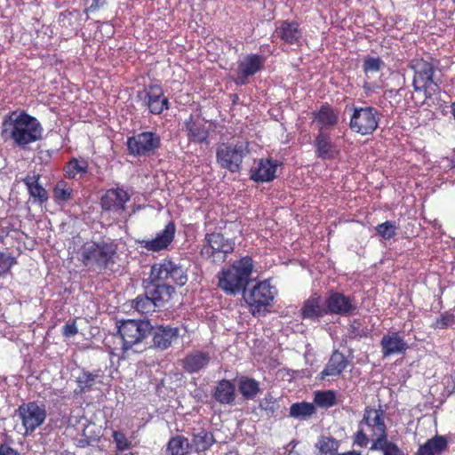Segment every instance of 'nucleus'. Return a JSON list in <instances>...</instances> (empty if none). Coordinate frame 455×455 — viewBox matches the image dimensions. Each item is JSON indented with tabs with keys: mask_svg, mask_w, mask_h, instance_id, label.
I'll list each match as a JSON object with an SVG mask.
<instances>
[{
	"mask_svg": "<svg viewBox=\"0 0 455 455\" xmlns=\"http://www.w3.org/2000/svg\"><path fill=\"white\" fill-rule=\"evenodd\" d=\"M349 363L350 362L343 353L335 350L332 352L326 366L321 372L322 378L339 376Z\"/></svg>",
	"mask_w": 455,
	"mask_h": 455,
	"instance_id": "28",
	"label": "nucleus"
},
{
	"mask_svg": "<svg viewBox=\"0 0 455 455\" xmlns=\"http://www.w3.org/2000/svg\"><path fill=\"white\" fill-rule=\"evenodd\" d=\"M259 407L261 410H263L267 416L271 417H277L278 411L280 410V403L277 399L273 397L271 395H267L264 399L260 402Z\"/></svg>",
	"mask_w": 455,
	"mask_h": 455,
	"instance_id": "44",
	"label": "nucleus"
},
{
	"mask_svg": "<svg viewBox=\"0 0 455 455\" xmlns=\"http://www.w3.org/2000/svg\"><path fill=\"white\" fill-rule=\"evenodd\" d=\"M380 346L384 357L394 354L404 353L407 349V344L398 331L388 332L384 335L381 339Z\"/></svg>",
	"mask_w": 455,
	"mask_h": 455,
	"instance_id": "27",
	"label": "nucleus"
},
{
	"mask_svg": "<svg viewBox=\"0 0 455 455\" xmlns=\"http://www.w3.org/2000/svg\"><path fill=\"white\" fill-rule=\"evenodd\" d=\"M153 281L164 282L174 285L183 286L188 282L187 270L179 263L169 259L154 264L151 267Z\"/></svg>",
	"mask_w": 455,
	"mask_h": 455,
	"instance_id": "11",
	"label": "nucleus"
},
{
	"mask_svg": "<svg viewBox=\"0 0 455 455\" xmlns=\"http://www.w3.org/2000/svg\"><path fill=\"white\" fill-rule=\"evenodd\" d=\"M384 67V61L379 57L367 56L363 60V70L365 74L379 71Z\"/></svg>",
	"mask_w": 455,
	"mask_h": 455,
	"instance_id": "46",
	"label": "nucleus"
},
{
	"mask_svg": "<svg viewBox=\"0 0 455 455\" xmlns=\"http://www.w3.org/2000/svg\"><path fill=\"white\" fill-rule=\"evenodd\" d=\"M212 360L208 351L193 350L180 360V365L188 374L198 373L208 367Z\"/></svg>",
	"mask_w": 455,
	"mask_h": 455,
	"instance_id": "21",
	"label": "nucleus"
},
{
	"mask_svg": "<svg viewBox=\"0 0 455 455\" xmlns=\"http://www.w3.org/2000/svg\"><path fill=\"white\" fill-rule=\"evenodd\" d=\"M235 249V243L221 233L212 232L205 235L200 249V255L205 260L220 265L226 261L228 254Z\"/></svg>",
	"mask_w": 455,
	"mask_h": 455,
	"instance_id": "8",
	"label": "nucleus"
},
{
	"mask_svg": "<svg viewBox=\"0 0 455 455\" xmlns=\"http://www.w3.org/2000/svg\"><path fill=\"white\" fill-rule=\"evenodd\" d=\"M370 450L380 451L383 455H405L396 443L388 441L387 435L372 440Z\"/></svg>",
	"mask_w": 455,
	"mask_h": 455,
	"instance_id": "37",
	"label": "nucleus"
},
{
	"mask_svg": "<svg viewBox=\"0 0 455 455\" xmlns=\"http://www.w3.org/2000/svg\"><path fill=\"white\" fill-rule=\"evenodd\" d=\"M89 169V163L84 158H71L66 164L64 171L65 175L68 179H76L79 174L81 176L86 174Z\"/></svg>",
	"mask_w": 455,
	"mask_h": 455,
	"instance_id": "36",
	"label": "nucleus"
},
{
	"mask_svg": "<svg viewBox=\"0 0 455 455\" xmlns=\"http://www.w3.org/2000/svg\"><path fill=\"white\" fill-rule=\"evenodd\" d=\"M100 377V371L91 372L89 371L83 370L76 377V387L74 389V395H82L86 392L92 391L97 382L101 383V381L99 380Z\"/></svg>",
	"mask_w": 455,
	"mask_h": 455,
	"instance_id": "31",
	"label": "nucleus"
},
{
	"mask_svg": "<svg viewBox=\"0 0 455 455\" xmlns=\"http://www.w3.org/2000/svg\"><path fill=\"white\" fill-rule=\"evenodd\" d=\"M349 128L360 135H371L379 127L381 113L374 107H353Z\"/></svg>",
	"mask_w": 455,
	"mask_h": 455,
	"instance_id": "10",
	"label": "nucleus"
},
{
	"mask_svg": "<svg viewBox=\"0 0 455 455\" xmlns=\"http://www.w3.org/2000/svg\"><path fill=\"white\" fill-rule=\"evenodd\" d=\"M17 264V259L11 254L0 252V276H4L11 272L12 267Z\"/></svg>",
	"mask_w": 455,
	"mask_h": 455,
	"instance_id": "47",
	"label": "nucleus"
},
{
	"mask_svg": "<svg viewBox=\"0 0 455 455\" xmlns=\"http://www.w3.org/2000/svg\"><path fill=\"white\" fill-rule=\"evenodd\" d=\"M16 415L20 419L25 435L32 434L46 419L44 405L36 402L23 403L16 410Z\"/></svg>",
	"mask_w": 455,
	"mask_h": 455,
	"instance_id": "14",
	"label": "nucleus"
},
{
	"mask_svg": "<svg viewBox=\"0 0 455 455\" xmlns=\"http://www.w3.org/2000/svg\"><path fill=\"white\" fill-rule=\"evenodd\" d=\"M313 120L319 124L323 130L334 127L339 123V115L329 103L321 105L317 111L312 113Z\"/></svg>",
	"mask_w": 455,
	"mask_h": 455,
	"instance_id": "30",
	"label": "nucleus"
},
{
	"mask_svg": "<svg viewBox=\"0 0 455 455\" xmlns=\"http://www.w3.org/2000/svg\"><path fill=\"white\" fill-rule=\"evenodd\" d=\"M138 98L152 115H161L170 108L169 99L164 95L163 87L158 83H151L138 92Z\"/></svg>",
	"mask_w": 455,
	"mask_h": 455,
	"instance_id": "13",
	"label": "nucleus"
},
{
	"mask_svg": "<svg viewBox=\"0 0 455 455\" xmlns=\"http://www.w3.org/2000/svg\"><path fill=\"white\" fill-rule=\"evenodd\" d=\"M349 335L351 338H362L363 336V331L360 330V323H354L349 326Z\"/></svg>",
	"mask_w": 455,
	"mask_h": 455,
	"instance_id": "52",
	"label": "nucleus"
},
{
	"mask_svg": "<svg viewBox=\"0 0 455 455\" xmlns=\"http://www.w3.org/2000/svg\"><path fill=\"white\" fill-rule=\"evenodd\" d=\"M315 154L322 160H332L339 153L330 132L320 127L314 140Z\"/></svg>",
	"mask_w": 455,
	"mask_h": 455,
	"instance_id": "19",
	"label": "nucleus"
},
{
	"mask_svg": "<svg viewBox=\"0 0 455 455\" xmlns=\"http://www.w3.org/2000/svg\"><path fill=\"white\" fill-rule=\"evenodd\" d=\"M212 396L221 404H231L235 399V384L228 379H221L218 381Z\"/></svg>",
	"mask_w": 455,
	"mask_h": 455,
	"instance_id": "32",
	"label": "nucleus"
},
{
	"mask_svg": "<svg viewBox=\"0 0 455 455\" xmlns=\"http://www.w3.org/2000/svg\"><path fill=\"white\" fill-rule=\"evenodd\" d=\"M318 450L321 454L327 455L338 453L339 447V442L332 436H321L317 443Z\"/></svg>",
	"mask_w": 455,
	"mask_h": 455,
	"instance_id": "43",
	"label": "nucleus"
},
{
	"mask_svg": "<svg viewBox=\"0 0 455 455\" xmlns=\"http://www.w3.org/2000/svg\"><path fill=\"white\" fill-rule=\"evenodd\" d=\"M387 435V428L385 422V411L372 406H366L363 418L358 422L357 431L353 435V444L365 448L370 443V437L374 439L383 438Z\"/></svg>",
	"mask_w": 455,
	"mask_h": 455,
	"instance_id": "4",
	"label": "nucleus"
},
{
	"mask_svg": "<svg viewBox=\"0 0 455 455\" xmlns=\"http://www.w3.org/2000/svg\"><path fill=\"white\" fill-rule=\"evenodd\" d=\"M105 4L106 0H92V4L84 10V12H93L99 10L100 7L104 6Z\"/></svg>",
	"mask_w": 455,
	"mask_h": 455,
	"instance_id": "53",
	"label": "nucleus"
},
{
	"mask_svg": "<svg viewBox=\"0 0 455 455\" xmlns=\"http://www.w3.org/2000/svg\"><path fill=\"white\" fill-rule=\"evenodd\" d=\"M275 33L283 42L288 44H296L302 37V31L299 23L293 20L281 21L275 29Z\"/></svg>",
	"mask_w": 455,
	"mask_h": 455,
	"instance_id": "26",
	"label": "nucleus"
},
{
	"mask_svg": "<svg viewBox=\"0 0 455 455\" xmlns=\"http://www.w3.org/2000/svg\"><path fill=\"white\" fill-rule=\"evenodd\" d=\"M44 128L40 122L26 111L12 112L2 124V134H8L14 146L27 149L42 139Z\"/></svg>",
	"mask_w": 455,
	"mask_h": 455,
	"instance_id": "1",
	"label": "nucleus"
},
{
	"mask_svg": "<svg viewBox=\"0 0 455 455\" xmlns=\"http://www.w3.org/2000/svg\"><path fill=\"white\" fill-rule=\"evenodd\" d=\"M175 289L173 286L164 282L162 283L153 284L147 289L148 294H149L151 299L156 302L157 307H162L164 302L169 301Z\"/></svg>",
	"mask_w": 455,
	"mask_h": 455,
	"instance_id": "34",
	"label": "nucleus"
},
{
	"mask_svg": "<svg viewBox=\"0 0 455 455\" xmlns=\"http://www.w3.org/2000/svg\"><path fill=\"white\" fill-rule=\"evenodd\" d=\"M176 227L173 221H170L164 228L152 239H144L140 242L142 248L148 251H160L168 248L173 242Z\"/></svg>",
	"mask_w": 455,
	"mask_h": 455,
	"instance_id": "20",
	"label": "nucleus"
},
{
	"mask_svg": "<svg viewBox=\"0 0 455 455\" xmlns=\"http://www.w3.org/2000/svg\"><path fill=\"white\" fill-rule=\"evenodd\" d=\"M191 444L184 435H175L170 438L166 446L168 455H187L189 452Z\"/></svg>",
	"mask_w": 455,
	"mask_h": 455,
	"instance_id": "35",
	"label": "nucleus"
},
{
	"mask_svg": "<svg viewBox=\"0 0 455 455\" xmlns=\"http://www.w3.org/2000/svg\"><path fill=\"white\" fill-rule=\"evenodd\" d=\"M448 447L444 435H436L420 445L415 455H441Z\"/></svg>",
	"mask_w": 455,
	"mask_h": 455,
	"instance_id": "33",
	"label": "nucleus"
},
{
	"mask_svg": "<svg viewBox=\"0 0 455 455\" xmlns=\"http://www.w3.org/2000/svg\"><path fill=\"white\" fill-rule=\"evenodd\" d=\"M112 437L117 451H122L131 447V443L123 432L115 430L113 431Z\"/></svg>",
	"mask_w": 455,
	"mask_h": 455,
	"instance_id": "49",
	"label": "nucleus"
},
{
	"mask_svg": "<svg viewBox=\"0 0 455 455\" xmlns=\"http://www.w3.org/2000/svg\"><path fill=\"white\" fill-rule=\"evenodd\" d=\"M182 130L186 133L189 142L197 144L208 143L210 132L206 127V122L200 115H190L188 118L184 121Z\"/></svg>",
	"mask_w": 455,
	"mask_h": 455,
	"instance_id": "17",
	"label": "nucleus"
},
{
	"mask_svg": "<svg viewBox=\"0 0 455 455\" xmlns=\"http://www.w3.org/2000/svg\"><path fill=\"white\" fill-rule=\"evenodd\" d=\"M253 269L252 259L249 256L234 261L219 272L218 286L228 295L244 292Z\"/></svg>",
	"mask_w": 455,
	"mask_h": 455,
	"instance_id": "3",
	"label": "nucleus"
},
{
	"mask_svg": "<svg viewBox=\"0 0 455 455\" xmlns=\"http://www.w3.org/2000/svg\"><path fill=\"white\" fill-rule=\"evenodd\" d=\"M313 403L315 408L329 409L337 404L336 392L333 390H317L314 393Z\"/></svg>",
	"mask_w": 455,
	"mask_h": 455,
	"instance_id": "39",
	"label": "nucleus"
},
{
	"mask_svg": "<svg viewBox=\"0 0 455 455\" xmlns=\"http://www.w3.org/2000/svg\"><path fill=\"white\" fill-rule=\"evenodd\" d=\"M438 60L429 54L427 57H415L409 62V68L413 71L412 86L416 92H423L426 99L438 95L441 88L434 81Z\"/></svg>",
	"mask_w": 455,
	"mask_h": 455,
	"instance_id": "6",
	"label": "nucleus"
},
{
	"mask_svg": "<svg viewBox=\"0 0 455 455\" xmlns=\"http://www.w3.org/2000/svg\"><path fill=\"white\" fill-rule=\"evenodd\" d=\"M334 455H362L361 454V451H346V452H342V453H336Z\"/></svg>",
	"mask_w": 455,
	"mask_h": 455,
	"instance_id": "55",
	"label": "nucleus"
},
{
	"mask_svg": "<svg viewBox=\"0 0 455 455\" xmlns=\"http://www.w3.org/2000/svg\"><path fill=\"white\" fill-rule=\"evenodd\" d=\"M61 333L64 337L69 338L78 333L76 319L68 320L61 329Z\"/></svg>",
	"mask_w": 455,
	"mask_h": 455,
	"instance_id": "50",
	"label": "nucleus"
},
{
	"mask_svg": "<svg viewBox=\"0 0 455 455\" xmlns=\"http://www.w3.org/2000/svg\"><path fill=\"white\" fill-rule=\"evenodd\" d=\"M152 325L144 320H123L117 324V335L114 339H119V346L111 347L110 353L115 355L124 356V354L136 344L141 343L150 333Z\"/></svg>",
	"mask_w": 455,
	"mask_h": 455,
	"instance_id": "5",
	"label": "nucleus"
},
{
	"mask_svg": "<svg viewBox=\"0 0 455 455\" xmlns=\"http://www.w3.org/2000/svg\"><path fill=\"white\" fill-rule=\"evenodd\" d=\"M265 58L259 54H248L242 61L238 62L237 84H245L250 76L260 71L265 63Z\"/></svg>",
	"mask_w": 455,
	"mask_h": 455,
	"instance_id": "22",
	"label": "nucleus"
},
{
	"mask_svg": "<svg viewBox=\"0 0 455 455\" xmlns=\"http://www.w3.org/2000/svg\"><path fill=\"white\" fill-rule=\"evenodd\" d=\"M278 164L271 158L259 159L257 167L251 170V179L256 182H267L275 178Z\"/></svg>",
	"mask_w": 455,
	"mask_h": 455,
	"instance_id": "25",
	"label": "nucleus"
},
{
	"mask_svg": "<svg viewBox=\"0 0 455 455\" xmlns=\"http://www.w3.org/2000/svg\"><path fill=\"white\" fill-rule=\"evenodd\" d=\"M327 315L347 316L357 310L355 298L343 292L331 291L324 299Z\"/></svg>",
	"mask_w": 455,
	"mask_h": 455,
	"instance_id": "15",
	"label": "nucleus"
},
{
	"mask_svg": "<svg viewBox=\"0 0 455 455\" xmlns=\"http://www.w3.org/2000/svg\"><path fill=\"white\" fill-rule=\"evenodd\" d=\"M315 411V406L313 403H295L290 407V416L294 419H306L314 415Z\"/></svg>",
	"mask_w": 455,
	"mask_h": 455,
	"instance_id": "40",
	"label": "nucleus"
},
{
	"mask_svg": "<svg viewBox=\"0 0 455 455\" xmlns=\"http://www.w3.org/2000/svg\"><path fill=\"white\" fill-rule=\"evenodd\" d=\"M377 234L384 240H390L396 235L397 228L395 222L387 220L375 228Z\"/></svg>",
	"mask_w": 455,
	"mask_h": 455,
	"instance_id": "45",
	"label": "nucleus"
},
{
	"mask_svg": "<svg viewBox=\"0 0 455 455\" xmlns=\"http://www.w3.org/2000/svg\"><path fill=\"white\" fill-rule=\"evenodd\" d=\"M380 89V86L376 83L364 82L363 90L367 97L371 96Z\"/></svg>",
	"mask_w": 455,
	"mask_h": 455,
	"instance_id": "51",
	"label": "nucleus"
},
{
	"mask_svg": "<svg viewBox=\"0 0 455 455\" xmlns=\"http://www.w3.org/2000/svg\"><path fill=\"white\" fill-rule=\"evenodd\" d=\"M455 323V315L450 312L443 313L435 322L436 329H446Z\"/></svg>",
	"mask_w": 455,
	"mask_h": 455,
	"instance_id": "48",
	"label": "nucleus"
},
{
	"mask_svg": "<svg viewBox=\"0 0 455 455\" xmlns=\"http://www.w3.org/2000/svg\"><path fill=\"white\" fill-rule=\"evenodd\" d=\"M0 455H19V453L6 443H2L0 445Z\"/></svg>",
	"mask_w": 455,
	"mask_h": 455,
	"instance_id": "54",
	"label": "nucleus"
},
{
	"mask_svg": "<svg viewBox=\"0 0 455 455\" xmlns=\"http://www.w3.org/2000/svg\"><path fill=\"white\" fill-rule=\"evenodd\" d=\"M191 437V446L197 453L205 452L216 443L213 433L204 427L197 429V431L194 428Z\"/></svg>",
	"mask_w": 455,
	"mask_h": 455,
	"instance_id": "29",
	"label": "nucleus"
},
{
	"mask_svg": "<svg viewBox=\"0 0 455 455\" xmlns=\"http://www.w3.org/2000/svg\"><path fill=\"white\" fill-rule=\"evenodd\" d=\"M41 175L34 173L33 175L28 174L26 177L21 179V182L27 188L29 200L33 204L43 205L49 200L48 191L39 183Z\"/></svg>",
	"mask_w": 455,
	"mask_h": 455,
	"instance_id": "24",
	"label": "nucleus"
},
{
	"mask_svg": "<svg viewBox=\"0 0 455 455\" xmlns=\"http://www.w3.org/2000/svg\"><path fill=\"white\" fill-rule=\"evenodd\" d=\"M126 147L132 156H151L161 147V138L154 132H141L128 137Z\"/></svg>",
	"mask_w": 455,
	"mask_h": 455,
	"instance_id": "12",
	"label": "nucleus"
},
{
	"mask_svg": "<svg viewBox=\"0 0 455 455\" xmlns=\"http://www.w3.org/2000/svg\"><path fill=\"white\" fill-rule=\"evenodd\" d=\"M132 307L141 315H147L151 312H155L157 306L148 292L145 295H139L134 300H132Z\"/></svg>",
	"mask_w": 455,
	"mask_h": 455,
	"instance_id": "42",
	"label": "nucleus"
},
{
	"mask_svg": "<svg viewBox=\"0 0 455 455\" xmlns=\"http://www.w3.org/2000/svg\"><path fill=\"white\" fill-rule=\"evenodd\" d=\"M117 244L113 241H87L77 251V259L88 267L106 270L116 263Z\"/></svg>",
	"mask_w": 455,
	"mask_h": 455,
	"instance_id": "2",
	"label": "nucleus"
},
{
	"mask_svg": "<svg viewBox=\"0 0 455 455\" xmlns=\"http://www.w3.org/2000/svg\"><path fill=\"white\" fill-rule=\"evenodd\" d=\"M251 153L247 140L220 142L216 147L217 164L231 173L240 172L244 158Z\"/></svg>",
	"mask_w": 455,
	"mask_h": 455,
	"instance_id": "7",
	"label": "nucleus"
},
{
	"mask_svg": "<svg viewBox=\"0 0 455 455\" xmlns=\"http://www.w3.org/2000/svg\"><path fill=\"white\" fill-rule=\"evenodd\" d=\"M74 189L65 180H60L52 189L53 200L57 204H64L73 198Z\"/></svg>",
	"mask_w": 455,
	"mask_h": 455,
	"instance_id": "38",
	"label": "nucleus"
},
{
	"mask_svg": "<svg viewBox=\"0 0 455 455\" xmlns=\"http://www.w3.org/2000/svg\"><path fill=\"white\" fill-rule=\"evenodd\" d=\"M131 196L123 188H109L101 196L100 204L104 212L120 213L126 210Z\"/></svg>",
	"mask_w": 455,
	"mask_h": 455,
	"instance_id": "16",
	"label": "nucleus"
},
{
	"mask_svg": "<svg viewBox=\"0 0 455 455\" xmlns=\"http://www.w3.org/2000/svg\"><path fill=\"white\" fill-rule=\"evenodd\" d=\"M325 315H327V312L324 300L317 292L312 293L304 300L299 309V316L303 320L319 322Z\"/></svg>",
	"mask_w": 455,
	"mask_h": 455,
	"instance_id": "18",
	"label": "nucleus"
},
{
	"mask_svg": "<svg viewBox=\"0 0 455 455\" xmlns=\"http://www.w3.org/2000/svg\"><path fill=\"white\" fill-rule=\"evenodd\" d=\"M275 294V287L271 285L269 280H264L255 284L249 292L244 293L243 298L251 307L252 315L259 316L267 312V307L272 306Z\"/></svg>",
	"mask_w": 455,
	"mask_h": 455,
	"instance_id": "9",
	"label": "nucleus"
},
{
	"mask_svg": "<svg viewBox=\"0 0 455 455\" xmlns=\"http://www.w3.org/2000/svg\"><path fill=\"white\" fill-rule=\"evenodd\" d=\"M238 387L242 395L246 399L254 398L260 391L259 382L248 377L240 379Z\"/></svg>",
	"mask_w": 455,
	"mask_h": 455,
	"instance_id": "41",
	"label": "nucleus"
},
{
	"mask_svg": "<svg viewBox=\"0 0 455 455\" xmlns=\"http://www.w3.org/2000/svg\"><path fill=\"white\" fill-rule=\"evenodd\" d=\"M149 334L152 335L153 347L160 350H165L178 339L179 329L169 325L152 326Z\"/></svg>",
	"mask_w": 455,
	"mask_h": 455,
	"instance_id": "23",
	"label": "nucleus"
}]
</instances>
